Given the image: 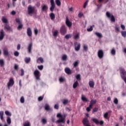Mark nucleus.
Instances as JSON below:
<instances>
[{"label": "nucleus", "mask_w": 126, "mask_h": 126, "mask_svg": "<svg viewBox=\"0 0 126 126\" xmlns=\"http://www.w3.org/2000/svg\"><path fill=\"white\" fill-rule=\"evenodd\" d=\"M37 13V10L35 9V7H32L31 5H29L28 7V13L29 15L32 16V14L34 13L36 14Z\"/></svg>", "instance_id": "obj_1"}, {"label": "nucleus", "mask_w": 126, "mask_h": 126, "mask_svg": "<svg viewBox=\"0 0 126 126\" xmlns=\"http://www.w3.org/2000/svg\"><path fill=\"white\" fill-rule=\"evenodd\" d=\"M57 118H59V119L57 120V122L58 124H60V123H62V124H64L65 123V116L64 117H63V115L61 113H58L57 115Z\"/></svg>", "instance_id": "obj_2"}, {"label": "nucleus", "mask_w": 126, "mask_h": 126, "mask_svg": "<svg viewBox=\"0 0 126 126\" xmlns=\"http://www.w3.org/2000/svg\"><path fill=\"white\" fill-rule=\"evenodd\" d=\"M106 15L108 18H110L111 21L112 22H115L116 21V19L115 18V16L111 14V13L109 12H106Z\"/></svg>", "instance_id": "obj_3"}, {"label": "nucleus", "mask_w": 126, "mask_h": 126, "mask_svg": "<svg viewBox=\"0 0 126 126\" xmlns=\"http://www.w3.org/2000/svg\"><path fill=\"white\" fill-rule=\"evenodd\" d=\"M91 120L93 121V122L94 123L95 125H100V126H103V125H104L103 121H99L98 119L94 118H92Z\"/></svg>", "instance_id": "obj_4"}, {"label": "nucleus", "mask_w": 126, "mask_h": 126, "mask_svg": "<svg viewBox=\"0 0 126 126\" xmlns=\"http://www.w3.org/2000/svg\"><path fill=\"white\" fill-rule=\"evenodd\" d=\"M33 74L36 80H40V76H41V74H40V71L38 70H35Z\"/></svg>", "instance_id": "obj_5"}, {"label": "nucleus", "mask_w": 126, "mask_h": 126, "mask_svg": "<svg viewBox=\"0 0 126 126\" xmlns=\"http://www.w3.org/2000/svg\"><path fill=\"white\" fill-rule=\"evenodd\" d=\"M14 85V80L13 78H10L7 83L8 89H10V87H12Z\"/></svg>", "instance_id": "obj_6"}, {"label": "nucleus", "mask_w": 126, "mask_h": 126, "mask_svg": "<svg viewBox=\"0 0 126 126\" xmlns=\"http://www.w3.org/2000/svg\"><path fill=\"white\" fill-rule=\"evenodd\" d=\"M119 69L120 70V73L121 74L122 78H124V77H126V70H125V68L121 67L119 68Z\"/></svg>", "instance_id": "obj_7"}, {"label": "nucleus", "mask_w": 126, "mask_h": 126, "mask_svg": "<svg viewBox=\"0 0 126 126\" xmlns=\"http://www.w3.org/2000/svg\"><path fill=\"white\" fill-rule=\"evenodd\" d=\"M60 33L61 35H65L66 33V28L64 25H63L60 29Z\"/></svg>", "instance_id": "obj_8"}, {"label": "nucleus", "mask_w": 126, "mask_h": 126, "mask_svg": "<svg viewBox=\"0 0 126 126\" xmlns=\"http://www.w3.org/2000/svg\"><path fill=\"white\" fill-rule=\"evenodd\" d=\"M4 30L6 32H10L12 31V29L7 24H5L4 26Z\"/></svg>", "instance_id": "obj_9"}, {"label": "nucleus", "mask_w": 126, "mask_h": 126, "mask_svg": "<svg viewBox=\"0 0 126 126\" xmlns=\"http://www.w3.org/2000/svg\"><path fill=\"white\" fill-rule=\"evenodd\" d=\"M97 56L99 59H103V57H104V51L102 49L99 50L97 52Z\"/></svg>", "instance_id": "obj_10"}, {"label": "nucleus", "mask_w": 126, "mask_h": 126, "mask_svg": "<svg viewBox=\"0 0 126 126\" xmlns=\"http://www.w3.org/2000/svg\"><path fill=\"white\" fill-rule=\"evenodd\" d=\"M51 3V7H50V11H54V9H55V1L54 0H50Z\"/></svg>", "instance_id": "obj_11"}, {"label": "nucleus", "mask_w": 126, "mask_h": 126, "mask_svg": "<svg viewBox=\"0 0 126 126\" xmlns=\"http://www.w3.org/2000/svg\"><path fill=\"white\" fill-rule=\"evenodd\" d=\"M65 24L69 28H70V27L72 26V23L69 21V19H68V18L67 17L66 18Z\"/></svg>", "instance_id": "obj_12"}, {"label": "nucleus", "mask_w": 126, "mask_h": 126, "mask_svg": "<svg viewBox=\"0 0 126 126\" xmlns=\"http://www.w3.org/2000/svg\"><path fill=\"white\" fill-rule=\"evenodd\" d=\"M4 36H5V34H4V31H3V30H1L0 31V41L3 39Z\"/></svg>", "instance_id": "obj_13"}, {"label": "nucleus", "mask_w": 126, "mask_h": 126, "mask_svg": "<svg viewBox=\"0 0 126 126\" xmlns=\"http://www.w3.org/2000/svg\"><path fill=\"white\" fill-rule=\"evenodd\" d=\"M27 33L29 37H31V36H32V31H31V28H28L27 29Z\"/></svg>", "instance_id": "obj_14"}, {"label": "nucleus", "mask_w": 126, "mask_h": 126, "mask_svg": "<svg viewBox=\"0 0 126 126\" xmlns=\"http://www.w3.org/2000/svg\"><path fill=\"white\" fill-rule=\"evenodd\" d=\"M33 46V44L32 43H31L29 44L28 47V50L29 53H31L32 52V47Z\"/></svg>", "instance_id": "obj_15"}, {"label": "nucleus", "mask_w": 126, "mask_h": 126, "mask_svg": "<svg viewBox=\"0 0 126 126\" xmlns=\"http://www.w3.org/2000/svg\"><path fill=\"white\" fill-rule=\"evenodd\" d=\"M89 85L91 88H94L95 83L93 81H90L89 82Z\"/></svg>", "instance_id": "obj_16"}, {"label": "nucleus", "mask_w": 126, "mask_h": 126, "mask_svg": "<svg viewBox=\"0 0 126 126\" xmlns=\"http://www.w3.org/2000/svg\"><path fill=\"white\" fill-rule=\"evenodd\" d=\"M3 55L4 56H8V49L7 48H5L3 49Z\"/></svg>", "instance_id": "obj_17"}, {"label": "nucleus", "mask_w": 126, "mask_h": 126, "mask_svg": "<svg viewBox=\"0 0 126 126\" xmlns=\"http://www.w3.org/2000/svg\"><path fill=\"white\" fill-rule=\"evenodd\" d=\"M65 72L67 73V74H71V70L69 69L68 67H66L64 69Z\"/></svg>", "instance_id": "obj_18"}, {"label": "nucleus", "mask_w": 126, "mask_h": 126, "mask_svg": "<svg viewBox=\"0 0 126 126\" xmlns=\"http://www.w3.org/2000/svg\"><path fill=\"white\" fill-rule=\"evenodd\" d=\"M75 51H76L77 52H78V51H79V50H80V44L79 43L75 45Z\"/></svg>", "instance_id": "obj_19"}, {"label": "nucleus", "mask_w": 126, "mask_h": 126, "mask_svg": "<svg viewBox=\"0 0 126 126\" xmlns=\"http://www.w3.org/2000/svg\"><path fill=\"white\" fill-rule=\"evenodd\" d=\"M89 123V121H88V119H87V118H84L83 120V124L84 126H86V125H88Z\"/></svg>", "instance_id": "obj_20"}, {"label": "nucleus", "mask_w": 126, "mask_h": 126, "mask_svg": "<svg viewBox=\"0 0 126 126\" xmlns=\"http://www.w3.org/2000/svg\"><path fill=\"white\" fill-rule=\"evenodd\" d=\"M49 16L51 19V20H55V18H56V16L54 13H51L50 14Z\"/></svg>", "instance_id": "obj_21"}, {"label": "nucleus", "mask_w": 126, "mask_h": 126, "mask_svg": "<svg viewBox=\"0 0 126 126\" xmlns=\"http://www.w3.org/2000/svg\"><path fill=\"white\" fill-rule=\"evenodd\" d=\"M39 61H40L41 63H44V59L40 57L38 58L36 61V62L37 63H40Z\"/></svg>", "instance_id": "obj_22"}, {"label": "nucleus", "mask_w": 126, "mask_h": 126, "mask_svg": "<svg viewBox=\"0 0 126 126\" xmlns=\"http://www.w3.org/2000/svg\"><path fill=\"white\" fill-rule=\"evenodd\" d=\"M15 21H16V23H17V24H18L19 25L20 24H22V21L21 20H20V19L16 18L15 19Z\"/></svg>", "instance_id": "obj_23"}, {"label": "nucleus", "mask_w": 126, "mask_h": 126, "mask_svg": "<svg viewBox=\"0 0 126 126\" xmlns=\"http://www.w3.org/2000/svg\"><path fill=\"white\" fill-rule=\"evenodd\" d=\"M82 100L83 102H88V99H87V98H86V97H85V95H82Z\"/></svg>", "instance_id": "obj_24"}, {"label": "nucleus", "mask_w": 126, "mask_h": 126, "mask_svg": "<svg viewBox=\"0 0 126 126\" xmlns=\"http://www.w3.org/2000/svg\"><path fill=\"white\" fill-rule=\"evenodd\" d=\"M77 86H78V82L77 81H76L73 84V88L74 89H75V88H76V87H77Z\"/></svg>", "instance_id": "obj_25"}, {"label": "nucleus", "mask_w": 126, "mask_h": 126, "mask_svg": "<svg viewBox=\"0 0 126 126\" xmlns=\"http://www.w3.org/2000/svg\"><path fill=\"white\" fill-rule=\"evenodd\" d=\"M31 61V59L30 58H26L25 59V62L26 63H29Z\"/></svg>", "instance_id": "obj_26"}, {"label": "nucleus", "mask_w": 126, "mask_h": 126, "mask_svg": "<svg viewBox=\"0 0 126 126\" xmlns=\"http://www.w3.org/2000/svg\"><path fill=\"white\" fill-rule=\"evenodd\" d=\"M48 9V6L47 5H44L42 7V10L43 11H46Z\"/></svg>", "instance_id": "obj_27"}, {"label": "nucleus", "mask_w": 126, "mask_h": 126, "mask_svg": "<svg viewBox=\"0 0 126 126\" xmlns=\"http://www.w3.org/2000/svg\"><path fill=\"white\" fill-rule=\"evenodd\" d=\"M96 100H93V99H92L91 100V102H90V105H92V107H93V105H94V104H96Z\"/></svg>", "instance_id": "obj_28"}, {"label": "nucleus", "mask_w": 126, "mask_h": 126, "mask_svg": "<svg viewBox=\"0 0 126 126\" xmlns=\"http://www.w3.org/2000/svg\"><path fill=\"white\" fill-rule=\"evenodd\" d=\"M93 106L92 105H89V107H87L86 110L87 112H90L91 111V109H92Z\"/></svg>", "instance_id": "obj_29"}, {"label": "nucleus", "mask_w": 126, "mask_h": 126, "mask_svg": "<svg viewBox=\"0 0 126 126\" xmlns=\"http://www.w3.org/2000/svg\"><path fill=\"white\" fill-rule=\"evenodd\" d=\"M0 118L1 121L3 120V111H0Z\"/></svg>", "instance_id": "obj_30"}, {"label": "nucleus", "mask_w": 126, "mask_h": 126, "mask_svg": "<svg viewBox=\"0 0 126 126\" xmlns=\"http://www.w3.org/2000/svg\"><path fill=\"white\" fill-rule=\"evenodd\" d=\"M95 35H96L98 38H102V34L98 32H95Z\"/></svg>", "instance_id": "obj_31"}, {"label": "nucleus", "mask_w": 126, "mask_h": 126, "mask_svg": "<svg viewBox=\"0 0 126 126\" xmlns=\"http://www.w3.org/2000/svg\"><path fill=\"white\" fill-rule=\"evenodd\" d=\"M59 34V31H55L54 32H53V36L54 37H58V34Z\"/></svg>", "instance_id": "obj_32"}, {"label": "nucleus", "mask_w": 126, "mask_h": 126, "mask_svg": "<svg viewBox=\"0 0 126 126\" xmlns=\"http://www.w3.org/2000/svg\"><path fill=\"white\" fill-rule=\"evenodd\" d=\"M41 122H42L43 125H46V124H47V119L46 118H43L41 120Z\"/></svg>", "instance_id": "obj_33"}, {"label": "nucleus", "mask_w": 126, "mask_h": 126, "mask_svg": "<svg viewBox=\"0 0 126 126\" xmlns=\"http://www.w3.org/2000/svg\"><path fill=\"white\" fill-rule=\"evenodd\" d=\"M121 34L123 37L124 38L126 37V31H122Z\"/></svg>", "instance_id": "obj_34"}, {"label": "nucleus", "mask_w": 126, "mask_h": 126, "mask_svg": "<svg viewBox=\"0 0 126 126\" xmlns=\"http://www.w3.org/2000/svg\"><path fill=\"white\" fill-rule=\"evenodd\" d=\"M6 122L8 125H10V124H11V119L10 117H7Z\"/></svg>", "instance_id": "obj_35"}, {"label": "nucleus", "mask_w": 126, "mask_h": 126, "mask_svg": "<svg viewBox=\"0 0 126 126\" xmlns=\"http://www.w3.org/2000/svg\"><path fill=\"white\" fill-rule=\"evenodd\" d=\"M19 69V66L18 65V64H14V69L17 71Z\"/></svg>", "instance_id": "obj_36"}, {"label": "nucleus", "mask_w": 126, "mask_h": 126, "mask_svg": "<svg viewBox=\"0 0 126 126\" xmlns=\"http://www.w3.org/2000/svg\"><path fill=\"white\" fill-rule=\"evenodd\" d=\"M23 28V25L22 24H21L20 25H19V26L17 27L18 30H21Z\"/></svg>", "instance_id": "obj_37"}, {"label": "nucleus", "mask_w": 126, "mask_h": 126, "mask_svg": "<svg viewBox=\"0 0 126 126\" xmlns=\"http://www.w3.org/2000/svg\"><path fill=\"white\" fill-rule=\"evenodd\" d=\"M68 103V99H63V105H66Z\"/></svg>", "instance_id": "obj_38"}, {"label": "nucleus", "mask_w": 126, "mask_h": 126, "mask_svg": "<svg viewBox=\"0 0 126 126\" xmlns=\"http://www.w3.org/2000/svg\"><path fill=\"white\" fill-rule=\"evenodd\" d=\"M63 61H66L67 60V56L66 55H63L62 57Z\"/></svg>", "instance_id": "obj_39"}, {"label": "nucleus", "mask_w": 126, "mask_h": 126, "mask_svg": "<svg viewBox=\"0 0 126 126\" xmlns=\"http://www.w3.org/2000/svg\"><path fill=\"white\" fill-rule=\"evenodd\" d=\"M111 54L113 55V56H115V55H116V50H115V48H113L111 50Z\"/></svg>", "instance_id": "obj_40"}, {"label": "nucleus", "mask_w": 126, "mask_h": 126, "mask_svg": "<svg viewBox=\"0 0 126 126\" xmlns=\"http://www.w3.org/2000/svg\"><path fill=\"white\" fill-rule=\"evenodd\" d=\"M65 79L64 77H61L59 79L60 82H64Z\"/></svg>", "instance_id": "obj_41"}, {"label": "nucleus", "mask_w": 126, "mask_h": 126, "mask_svg": "<svg viewBox=\"0 0 126 126\" xmlns=\"http://www.w3.org/2000/svg\"><path fill=\"white\" fill-rule=\"evenodd\" d=\"M56 3L58 6H61V3L60 0H56Z\"/></svg>", "instance_id": "obj_42"}, {"label": "nucleus", "mask_w": 126, "mask_h": 126, "mask_svg": "<svg viewBox=\"0 0 126 126\" xmlns=\"http://www.w3.org/2000/svg\"><path fill=\"white\" fill-rule=\"evenodd\" d=\"M37 67L39 70H43V69L44 68V66L43 65H38Z\"/></svg>", "instance_id": "obj_43"}, {"label": "nucleus", "mask_w": 126, "mask_h": 126, "mask_svg": "<svg viewBox=\"0 0 126 126\" xmlns=\"http://www.w3.org/2000/svg\"><path fill=\"white\" fill-rule=\"evenodd\" d=\"M83 49L85 52H87L88 51V47H87V45H84Z\"/></svg>", "instance_id": "obj_44"}, {"label": "nucleus", "mask_w": 126, "mask_h": 126, "mask_svg": "<svg viewBox=\"0 0 126 126\" xmlns=\"http://www.w3.org/2000/svg\"><path fill=\"white\" fill-rule=\"evenodd\" d=\"M3 23H5L6 24V23L7 22V19H6L5 18H3L1 19Z\"/></svg>", "instance_id": "obj_45"}, {"label": "nucleus", "mask_w": 126, "mask_h": 126, "mask_svg": "<svg viewBox=\"0 0 126 126\" xmlns=\"http://www.w3.org/2000/svg\"><path fill=\"white\" fill-rule=\"evenodd\" d=\"M0 65L1 66H3V65H4V62H3V60H0Z\"/></svg>", "instance_id": "obj_46"}, {"label": "nucleus", "mask_w": 126, "mask_h": 126, "mask_svg": "<svg viewBox=\"0 0 126 126\" xmlns=\"http://www.w3.org/2000/svg\"><path fill=\"white\" fill-rule=\"evenodd\" d=\"M45 110L46 111H49V110H50V106H49V105H48V104H46L45 105Z\"/></svg>", "instance_id": "obj_47"}, {"label": "nucleus", "mask_w": 126, "mask_h": 126, "mask_svg": "<svg viewBox=\"0 0 126 126\" xmlns=\"http://www.w3.org/2000/svg\"><path fill=\"white\" fill-rule=\"evenodd\" d=\"M20 102L21 103H24L25 102V100H24V96H22L20 98Z\"/></svg>", "instance_id": "obj_48"}, {"label": "nucleus", "mask_w": 126, "mask_h": 126, "mask_svg": "<svg viewBox=\"0 0 126 126\" xmlns=\"http://www.w3.org/2000/svg\"><path fill=\"white\" fill-rule=\"evenodd\" d=\"M108 115H109V113L108 112H106L104 114V119H108Z\"/></svg>", "instance_id": "obj_49"}, {"label": "nucleus", "mask_w": 126, "mask_h": 126, "mask_svg": "<svg viewBox=\"0 0 126 126\" xmlns=\"http://www.w3.org/2000/svg\"><path fill=\"white\" fill-rule=\"evenodd\" d=\"M116 32H120V27L116 26L115 27Z\"/></svg>", "instance_id": "obj_50"}, {"label": "nucleus", "mask_w": 126, "mask_h": 126, "mask_svg": "<svg viewBox=\"0 0 126 126\" xmlns=\"http://www.w3.org/2000/svg\"><path fill=\"white\" fill-rule=\"evenodd\" d=\"M14 55L15 57H18V56H19V52H18V51H15L14 53Z\"/></svg>", "instance_id": "obj_51"}, {"label": "nucleus", "mask_w": 126, "mask_h": 126, "mask_svg": "<svg viewBox=\"0 0 126 126\" xmlns=\"http://www.w3.org/2000/svg\"><path fill=\"white\" fill-rule=\"evenodd\" d=\"M34 32L35 35H38V29L37 28H34Z\"/></svg>", "instance_id": "obj_52"}, {"label": "nucleus", "mask_w": 126, "mask_h": 126, "mask_svg": "<svg viewBox=\"0 0 126 126\" xmlns=\"http://www.w3.org/2000/svg\"><path fill=\"white\" fill-rule=\"evenodd\" d=\"M88 3V0H86L83 5V7L84 8H86V6L87 5Z\"/></svg>", "instance_id": "obj_53"}, {"label": "nucleus", "mask_w": 126, "mask_h": 126, "mask_svg": "<svg viewBox=\"0 0 126 126\" xmlns=\"http://www.w3.org/2000/svg\"><path fill=\"white\" fill-rule=\"evenodd\" d=\"M5 115H6V116H11V113H10L8 111H5Z\"/></svg>", "instance_id": "obj_54"}, {"label": "nucleus", "mask_w": 126, "mask_h": 126, "mask_svg": "<svg viewBox=\"0 0 126 126\" xmlns=\"http://www.w3.org/2000/svg\"><path fill=\"white\" fill-rule=\"evenodd\" d=\"M87 31H88V32H91V31H93V28L92 26H91L90 28L87 29Z\"/></svg>", "instance_id": "obj_55"}, {"label": "nucleus", "mask_w": 126, "mask_h": 126, "mask_svg": "<svg viewBox=\"0 0 126 126\" xmlns=\"http://www.w3.org/2000/svg\"><path fill=\"white\" fill-rule=\"evenodd\" d=\"M24 75V70L23 69H21V76Z\"/></svg>", "instance_id": "obj_56"}, {"label": "nucleus", "mask_w": 126, "mask_h": 126, "mask_svg": "<svg viewBox=\"0 0 126 126\" xmlns=\"http://www.w3.org/2000/svg\"><path fill=\"white\" fill-rule=\"evenodd\" d=\"M78 66V62L76 61L74 63V67H76V66Z\"/></svg>", "instance_id": "obj_57"}, {"label": "nucleus", "mask_w": 126, "mask_h": 126, "mask_svg": "<svg viewBox=\"0 0 126 126\" xmlns=\"http://www.w3.org/2000/svg\"><path fill=\"white\" fill-rule=\"evenodd\" d=\"M65 39H69V38H71V35L70 34H67L65 36Z\"/></svg>", "instance_id": "obj_58"}, {"label": "nucleus", "mask_w": 126, "mask_h": 126, "mask_svg": "<svg viewBox=\"0 0 126 126\" xmlns=\"http://www.w3.org/2000/svg\"><path fill=\"white\" fill-rule=\"evenodd\" d=\"M114 104H116L117 105V104H118V103H119V100H118V98H115L114 100Z\"/></svg>", "instance_id": "obj_59"}, {"label": "nucleus", "mask_w": 126, "mask_h": 126, "mask_svg": "<svg viewBox=\"0 0 126 126\" xmlns=\"http://www.w3.org/2000/svg\"><path fill=\"white\" fill-rule=\"evenodd\" d=\"M43 99H44V97H43V96H39L38 98V100L39 101H42L43 100Z\"/></svg>", "instance_id": "obj_60"}, {"label": "nucleus", "mask_w": 126, "mask_h": 126, "mask_svg": "<svg viewBox=\"0 0 126 126\" xmlns=\"http://www.w3.org/2000/svg\"><path fill=\"white\" fill-rule=\"evenodd\" d=\"M30 122H28L27 123H25L24 126H31Z\"/></svg>", "instance_id": "obj_61"}, {"label": "nucleus", "mask_w": 126, "mask_h": 126, "mask_svg": "<svg viewBox=\"0 0 126 126\" xmlns=\"http://www.w3.org/2000/svg\"><path fill=\"white\" fill-rule=\"evenodd\" d=\"M79 34H76L75 36H74V39L75 40H76L77 39H79Z\"/></svg>", "instance_id": "obj_62"}, {"label": "nucleus", "mask_w": 126, "mask_h": 126, "mask_svg": "<svg viewBox=\"0 0 126 126\" xmlns=\"http://www.w3.org/2000/svg\"><path fill=\"white\" fill-rule=\"evenodd\" d=\"M78 17H79V18H81V17H82L83 16V14L81 13H79L78 15Z\"/></svg>", "instance_id": "obj_63"}, {"label": "nucleus", "mask_w": 126, "mask_h": 126, "mask_svg": "<svg viewBox=\"0 0 126 126\" xmlns=\"http://www.w3.org/2000/svg\"><path fill=\"white\" fill-rule=\"evenodd\" d=\"M76 79H77L78 80H80V74H78L77 75L76 77Z\"/></svg>", "instance_id": "obj_64"}]
</instances>
